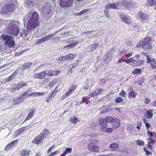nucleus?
Here are the masks:
<instances>
[{"label": "nucleus", "mask_w": 156, "mask_h": 156, "mask_svg": "<svg viewBox=\"0 0 156 156\" xmlns=\"http://www.w3.org/2000/svg\"><path fill=\"white\" fill-rule=\"evenodd\" d=\"M38 15L36 12H30L24 19V24L27 22V29L20 33L21 37H28L32 29L35 28L39 24Z\"/></svg>", "instance_id": "f257e3e1"}, {"label": "nucleus", "mask_w": 156, "mask_h": 156, "mask_svg": "<svg viewBox=\"0 0 156 156\" xmlns=\"http://www.w3.org/2000/svg\"><path fill=\"white\" fill-rule=\"evenodd\" d=\"M4 24L5 25V32L8 34H12L17 36L19 33V28L17 25L19 24V22L12 20L5 21Z\"/></svg>", "instance_id": "f03ea898"}, {"label": "nucleus", "mask_w": 156, "mask_h": 156, "mask_svg": "<svg viewBox=\"0 0 156 156\" xmlns=\"http://www.w3.org/2000/svg\"><path fill=\"white\" fill-rule=\"evenodd\" d=\"M10 3L7 4L3 8L2 12L3 13L6 14H10L15 9V8L16 5V0H10Z\"/></svg>", "instance_id": "7ed1b4c3"}, {"label": "nucleus", "mask_w": 156, "mask_h": 156, "mask_svg": "<svg viewBox=\"0 0 156 156\" xmlns=\"http://www.w3.org/2000/svg\"><path fill=\"white\" fill-rule=\"evenodd\" d=\"M154 39L152 37H147L144 38V41L141 42V45L142 48L147 51H149L151 49L152 42Z\"/></svg>", "instance_id": "20e7f679"}, {"label": "nucleus", "mask_w": 156, "mask_h": 156, "mask_svg": "<svg viewBox=\"0 0 156 156\" xmlns=\"http://www.w3.org/2000/svg\"><path fill=\"white\" fill-rule=\"evenodd\" d=\"M47 130L44 129L39 136H36L32 141V143L37 144H40L43 141L45 137V133H46Z\"/></svg>", "instance_id": "39448f33"}, {"label": "nucleus", "mask_w": 156, "mask_h": 156, "mask_svg": "<svg viewBox=\"0 0 156 156\" xmlns=\"http://www.w3.org/2000/svg\"><path fill=\"white\" fill-rule=\"evenodd\" d=\"M105 9H120L121 8V5L119 2H115L106 5L105 6Z\"/></svg>", "instance_id": "423d86ee"}, {"label": "nucleus", "mask_w": 156, "mask_h": 156, "mask_svg": "<svg viewBox=\"0 0 156 156\" xmlns=\"http://www.w3.org/2000/svg\"><path fill=\"white\" fill-rule=\"evenodd\" d=\"M120 17L122 21L127 24H130L132 22V21L131 18L129 16L127 17L124 15L123 13H120Z\"/></svg>", "instance_id": "0eeeda50"}, {"label": "nucleus", "mask_w": 156, "mask_h": 156, "mask_svg": "<svg viewBox=\"0 0 156 156\" xmlns=\"http://www.w3.org/2000/svg\"><path fill=\"white\" fill-rule=\"evenodd\" d=\"M73 0H60V6L63 8L69 7L73 3Z\"/></svg>", "instance_id": "6e6552de"}, {"label": "nucleus", "mask_w": 156, "mask_h": 156, "mask_svg": "<svg viewBox=\"0 0 156 156\" xmlns=\"http://www.w3.org/2000/svg\"><path fill=\"white\" fill-rule=\"evenodd\" d=\"M46 74V71H43L39 73H34V77L36 79H42L45 78Z\"/></svg>", "instance_id": "1a4fd4ad"}, {"label": "nucleus", "mask_w": 156, "mask_h": 156, "mask_svg": "<svg viewBox=\"0 0 156 156\" xmlns=\"http://www.w3.org/2000/svg\"><path fill=\"white\" fill-rule=\"evenodd\" d=\"M12 38V37L5 34H2L0 36L1 40L4 42V44H7V42Z\"/></svg>", "instance_id": "9d476101"}, {"label": "nucleus", "mask_w": 156, "mask_h": 156, "mask_svg": "<svg viewBox=\"0 0 156 156\" xmlns=\"http://www.w3.org/2000/svg\"><path fill=\"white\" fill-rule=\"evenodd\" d=\"M88 149L90 151L97 152L99 151V148L95 145L94 144L92 143L89 144L88 146Z\"/></svg>", "instance_id": "9b49d317"}, {"label": "nucleus", "mask_w": 156, "mask_h": 156, "mask_svg": "<svg viewBox=\"0 0 156 156\" xmlns=\"http://www.w3.org/2000/svg\"><path fill=\"white\" fill-rule=\"evenodd\" d=\"M18 142V140H15L11 142V143L8 144L5 148V150L6 151H8L11 149L13 148L15 145Z\"/></svg>", "instance_id": "f8f14e48"}, {"label": "nucleus", "mask_w": 156, "mask_h": 156, "mask_svg": "<svg viewBox=\"0 0 156 156\" xmlns=\"http://www.w3.org/2000/svg\"><path fill=\"white\" fill-rule=\"evenodd\" d=\"M60 31V30H58L54 32L52 34H50L45 36L44 37H43L44 39V41L45 42H46L48 40H50L52 37H54V36L56 35Z\"/></svg>", "instance_id": "ddd939ff"}, {"label": "nucleus", "mask_w": 156, "mask_h": 156, "mask_svg": "<svg viewBox=\"0 0 156 156\" xmlns=\"http://www.w3.org/2000/svg\"><path fill=\"white\" fill-rule=\"evenodd\" d=\"M99 122L102 129H105L107 127V123L104 119L102 118L99 119Z\"/></svg>", "instance_id": "4468645a"}, {"label": "nucleus", "mask_w": 156, "mask_h": 156, "mask_svg": "<svg viewBox=\"0 0 156 156\" xmlns=\"http://www.w3.org/2000/svg\"><path fill=\"white\" fill-rule=\"evenodd\" d=\"M143 55H145L147 57V62L148 64H152V62L155 61V60L153 58H152L150 55H147L146 53L144 52Z\"/></svg>", "instance_id": "2eb2a0df"}, {"label": "nucleus", "mask_w": 156, "mask_h": 156, "mask_svg": "<svg viewBox=\"0 0 156 156\" xmlns=\"http://www.w3.org/2000/svg\"><path fill=\"white\" fill-rule=\"evenodd\" d=\"M113 124L112 125V128L113 129H117L119 128L120 125V121L117 119H115L114 121L113 122Z\"/></svg>", "instance_id": "dca6fc26"}, {"label": "nucleus", "mask_w": 156, "mask_h": 156, "mask_svg": "<svg viewBox=\"0 0 156 156\" xmlns=\"http://www.w3.org/2000/svg\"><path fill=\"white\" fill-rule=\"evenodd\" d=\"M137 18H140V19L145 20L148 19V16L147 14H143L142 13H139L136 16Z\"/></svg>", "instance_id": "f3484780"}, {"label": "nucleus", "mask_w": 156, "mask_h": 156, "mask_svg": "<svg viewBox=\"0 0 156 156\" xmlns=\"http://www.w3.org/2000/svg\"><path fill=\"white\" fill-rule=\"evenodd\" d=\"M17 71H15L9 77L4 79V80L6 82H9L14 78L16 75L17 74Z\"/></svg>", "instance_id": "a211bd4d"}, {"label": "nucleus", "mask_w": 156, "mask_h": 156, "mask_svg": "<svg viewBox=\"0 0 156 156\" xmlns=\"http://www.w3.org/2000/svg\"><path fill=\"white\" fill-rule=\"evenodd\" d=\"M144 62V61L143 60H134L133 62V66H141L143 64Z\"/></svg>", "instance_id": "6ab92c4d"}, {"label": "nucleus", "mask_w": 156, "mask_h": 156, "mask_svg": "<svg viewBox=\"0 0 156 156\" xmlns=\"http://www.w3.org/2000/svg\"><path fill=\"white\" fill-rule=\"evenodd\" d=\"M30 154V151L28 149L22 150L20 152V156H28Z\"/></svg>", "instance_id": "aec40b11"}, {"label": "nucleus", "mask_w": 156, "mask_h": 156, "mask_svg": "<svg viewBox=\"0 0 156 156\" xmlns=\"http://www.w3.org/2000/svg\"><path fill=\"white\" fill-rule=\"evenodd\" d=\"M4 44L6 47L11 48L13 47L15 45V42L12 40V38L7 42V44Z\"/></svg>", "instance_id": "412c9836"}, {"label": "nucleus", "mask_w": 156, "mask_h": 156, "mask_svg": "<svg viewBox=\"0 0 156 156\" xmlns=\"http://www.w3.org/2000/svg\"><path fill=\"white\" fill-rule=\"evenodd\" d=\"M121 6L122 5L123 6L125 7L126 8H130L131 3L127 1L126 0L122 1V2H119Z\"/></svg>", "instance_id": "4be33fe9"}, {"label": "nucleus", "mask_w": 156, "mask_h": 156, "mask_svg": "<svg viewBox=\"0 0 156 156\" xmlns=\"http://www.w3.org/2000/svg\"><path fill=\"white\" fill-rule=\"evenodd\" d=\"M24 100L22 97L15 98L13 100L14 103L15 104H18Z\"/></svg>", "instance_id": "5701e85b"}, {"label": "nucleus", "mask_w": 156, "mask_h": 156, "mask_svg": "<svg viewBox=\"0 0 156 156\" xmlns=\"http://www.w3.org/2000/svg\"><path fill=\"white\" fill-rule=\"evenodd\" d=\"M110 147L111 150L116 151L118 149V145L115 143H113L110 145Z\"/></svg>", "instance_id": "b1692460"}, {"label": "nucleus", "mask_w": 156, "mask_h": 156, "mask_svg": "<svg viewBox=\"0 0 156 156\" xmlns=\"http://www.w3.org/2000/svg\"><path fill=\"white\" fill-rule=\"evenodd\" d=\"M153 111L151 109H150L147 111L146 117L148 119H151L153 116Z\"/></svg>", "instance_id": "393cba45"}, {"label": "nucleus", "mask_w": 156, "mask_h": 156, "mask_svg": "<svg viewBox=\"0 0 156 156\" xmlns=\"http://www.w3.org/2000/svg\"><path fill=\"white\" fill-rule=\"evenodd\" d=\"M77 42L76 41L70 43L69 44L65 46H64V48H71L73 47H74L77 44Z\"/></svg>", "instance_id": "a878e982"}, {"label": "nucleus", "mask_w": 156, "mask_h": 156, "mask_svg": "<svg viewBox=\"0 0 156 156\" xmlns=\"http://www.w3.org/2000/svg\"><path fill=\"white\" fill-rule=\"evenodd\" d=\"M136 93L133 90L129 91L128 92V97L131 98H134L136 95Z\"/></svg>", "instance_id": "bb28decb"}, {"label": "nucleus", "mask_w": 156, "mask_h": 156, "mask_svg": "<svg viewBox=\"0 0 156 156\" xmlns=\"http://www.w3.org/2000/svg\"><path fill=\"white\" fill-rule=\"evenodd\" d=\"M34 113V112L33 110H32L30 111L29 113L28 114V115L27 117L25 119V121H26L32 118L33 116V114Z\"/></svg>", "instance_id": "cd10ccee"}, {"label": "nucleus", "mask_w": 156, "mask_h": 156, "mask_svg": "<svg viewBox=\"0 0 156 156\" xmlns=\"http://www.w3.org/2000/svg\"><path fill=\"white\" fill-rule=\"evenodd\" d=\"M76 55L75 54H69L65 56L66 60H69L73 59L74 57H76Z\"/></svg>", "instance_id": "c85d7f7f"}, {"label": "nucleus", "mask_w": 156, "mask_h": 156, "mask_svg": "<svg viewBox=\"0 0 156 156\" xmlns=\"http://www.w3.org/2000/svg\"><path fill=\"white\" fill-rule=\"evenodd\" d=\"M155 2L154 0H148L147 1L146 3V5L148 6H152L155 5Z\"/></svg>", "instance_id": "c756f323"}, {"label": "nucleus", "mask_w": 156, "mask_h": 156, "mask_svg": "<svg viewBox=\"0 0 156 156\" xmlns=\"http://www.w3.org/2000/svg\"><path fill=\"white\" fill-rule=\"evenodd\" d=\"M32 63L30 62L27 63L22 66L21 69L23 70L26 69L30 67Z\"/></svg>", "instance_id": "7c9ffc66"}, {"label": "nucleus", "mask_w": 156, "mask_h": 156, "mask_svg": "<svg viewBox=\"0 0 156 156\" xmlns=\"http://www.w3.org/2000/svg\"><path fill=\"white\" fill-rule=\"evenodd\" d=\"M55 95V94H53L51 93L48 97L46 99V101L48 102H50L52 100V98L54 97Z\"/></svg>", "instance_id": "2f4dec72"}, {"label": "nucleus", "mask_w": 156, "mask_h": 156, "mask_svg": "<svg viewBox=\"0 0 156 156\" xmlns=\"http://www.w3.org/2000/svg\"><path fill=\"white\" fill-rule=\"evenodd\" d=\"M105 120H106V121L107 122V123L108 122H113L114 121V120H115V119H113V118L112 117L110 116H107L105 119H104Z\"/></svg>", "instance_id": "473e14b6"}, {"label": "nucleus", "mask_w": 156, "mask_h": 156, "mask_svg": "<svg viewBox=\"0 0 156 156\" xmlns=\"http://www.w3.org/2000/svg\"><path fill=\"white\" fill-rule=\"evenodd\" d=\"M27 83L24 84L19 83L17 84V87H16V89L17 90H18L24 86H27Z\"/></svg>", "instance_id": "72a5a7b5"}, {"label": "nucleus", "mask_w": 156, "mask_h": 156, "mask_svg": "<svg viewBox=\"0 0 156 156\" xmlns=\"http://www.w3.org/2000/svg\"><path fill=\"white\" fill-rule=\"evenodd\" d=\"M117 113H122L123 111V108H114Z\"/></svg>", "instance_id": "f704fd0d"}, {"label": "nucleus", "mask_w": 156, "mask_h": 156, "mask_svg": "<svg viewBox=\"0 0 156 156\" xmlns=\"http://www.w3.org/2000/svg\"><path fill=\"white\" fill-rule=\"evenodd\" d=\"M94 91L95 92V94L96 95H98L99 94H101L103 91V90L102 89H96Z\"/></svg>", "instance_id": "c9c22d12"}, {"label": "nucleus", "mask_w": 156, "mask_h": 156, "mask_svg": "<svg viewBox=\"0 0 156 156\" xmlns=\"http://www.w3.org/2000/svg\"><path fill=\"white\" fill-rule=\"evenodd\" d=\"M141 70L138 68L136 69H134L132 71V73L133 74H138L140 73L141 72Z\"/></svg>", "instance_id": "e433bc0d"}, {"label": "nucleus", "mask_w": 156, "mask_h": 156, "mask_svg": "<svg viewBox=\"0 0 156 156\" xmlns=\"http://www.w3.org/2000/svg\"><path fill=\"white\" fill-rule=\"evenodd\" d=\"M76 88V85H72L70 87L69 90L71 93L73 92Z\"/></svg>", "instance_id": "4c0bfd02"}, {"label": "nucleus", "mask_w": 156, "mask_h": 156, "mask_svg": "<svg viewBox=\"0 0 156 156\" xmlns=\"http://www.w3.org/2000/svg\"><path fill=\"white\" fill-rule=\"evenodd\" d=\"M82 100L83 102L87 104H88L90 102V101L87 98L84 97H83Z\"/></svg>", "instance_id": "58836bf2"}, {"label": "nucleus", "mask_w": 156, "mask_h": 156, "mask_svg": "<svg viewBox=\"0 0 156 156\" xmlns=\"http://www.w3.org/2000/svg\"><path fill=\"white\" fill-rule=\"evenodd\" d=\"M70 121L72 123L74 124H76L78 121V119H77L75 116H74L73 118H72L71 119Z\"/></svg>", "instance_id": "ea45409f"}, {"label": "nucleus", "mask_w": 156, "mask_h": 156, "mask_svg": "<svg viewBox=\"0 0 156 156\" xmlns=\"http://www.w3.org/2000/svg\"><path fill=\"white\" fill-rule=\"evenodd\" d=\"M150 65L152 69L156 70V61H155L154 62L153 61L152 63L150 64Z\"/></svg>", "instance_id": "a19ab883"}, {"label": "nucleus", "mask_w": 156, "mask_h": 156, "mask_svg": "<svg viewBox=\"0 0 156 156\" xmlns=\"http://www.w3.org/2000/svg\"><path fill=\"white\" fill-rule=\"evenodd\" d=\"M123 98L120 97L116 98L115 99V101L116 103H119L123 101Z\"/></svg>", "instance_id": "79ce46f5"}, {"label": "nucleus", "mask_w": 156, "mask_h": 156, "mask_svg": "<svg viewBox=\"0 0 156 156\" xmlns=\"http://www.w3.org/2000/svg\"><path fill=\"white\" fill-rule=\"evenodd\" d=\"M136 142L137 144L140 146H142L144 144V142L139 140H137Z\"/></svg>", "instance_id": "37998d69"}, {"label": "nucleus", "mask_w": 156, "mask_h": 156, "mask_svg": "<svg viewBox=\"0 0 156 156\" xmlns=\"http://www.w3.org/2000/svg\"><path fill=\"white\" fill-rule=\"evenodd\" d=\"M66 150L64 152L66 154L70 153L71 152V148L69 147H66Z\"/></svg>", "instance_id": "c03bdc74"}, {"label": "nucleus", "mask_w": 156, "mask_h": 156, "mask_svg": "<svg viewBox=\"0 0 156 156\" xmlns=\"http://www.w3.org/2000/svg\"><path fill=\"white\" fill-rule=\"evenodd\" d=\"M147 133L148 134V135L149 137H152L153 136H155V133H153L149 130H148L147 131Z\"/></svg>", "instance_id": "a18cd8bd"}, {"label": "nucleus", "mask_w": 156, "mask_h": 156, "mask_svg": "<svg viewBox=\"0 0 156 156\" xmlns=\"http://www.w3.org/2000/svg\"><path fill=\"white\" fill-rule=\"evenodd\" d=\"M104 107H101L100 108V113H107L108 112V109H105L102 110V109H103Z\"/></svg>", "instance_id": "49530a36"}, {"label": "nucleus", "mask_w": 156, "mask_h": 156, "mask_svg": "<svg viewBox=\"0 0 156 156\" xmlns=\"http://www.w3.org/2000/svg\"><path fill=\"white\" fill-rule=\"evenodd\" d=\"M98 45V44L97 43H94V44L91 45L90 46V48L94 50L96 47H97Z\"/></svg>", "instance_id": "de8ad7c7"}, {"label": "nucleus", "mask_w": 156, "mask_h": 156, "mask_svg": "<svg viewBox=\"0 0 156 156\" xmlns=\"http://www.w3.org/2000/svg\"><path fill=\"white\" fill-rule=\"evenodd\" d=\"M126 95H127V93L124 90H122L119 93V95L121 97H125Z\"/></svg>", "instance_id": "09e8293b"}, {"label": "nucleus", "mask_w": 156, "mask_h": 156, "mask_svg": "<svg viewBox=\"0 0 156 156\" xmlns=\"http://www.w3.org/2000/svg\"><path fill=\"white\" fill-rule=\"evenodd\" d=\"M147 140L149 141L148 144L153 145L154 143V141L153 140L152 138H150L147 139Z\"/></svg>", "instance_id": "8fccbe9b"}, {"label": "nucleus", "mask_w": 156, "mask_h": 156, "mask_svg": "<svg viewBox=\"0 0 156 156\" xmlns=\"http://www.w3.org/2000/svg\"><path fill=\"white\" fill-rule=\"evenodd\" d=\"M79 63V61L78 60H76L74 62L73 64L72 67H71V66L70 67V68H71V69H70L71 71L72 70V69L74 67H75L76 66L75 65H76L77 64H78Z\"/></svg>", "instance_id": "3c124183"}, {"label": "nucleus", "mask_w": 156, "mask_h": 156, "mask_svg": "<svg viewBox=\"0 0 156 156\" xmlns=\"http://www.w3.org/2000/svg\"><path fill=\"white\" fill-rule=\"evenodd\" d=\"M58 61H63L66 60L65 56L60 57L58 58Z\"/></svg>", "instance_id": "603ef678"}, {"label": "nucleus", "mask_w": 156, "mask_h": 156, "mask_svg": "<svg viewBox=\"0 0 156 156\" xmlns=\"http://www.w3.org/2000/svg\"><path fill=\"white\" fill-rule=\"evenodd\" d=\"M33 1V0H25L26 2V5L27 6H28V5L31 4Z\"/></svg>", "instance_id": "864d4df0"}, {"label": "nucleus", "mask_w": 156, "mask_h": 156, "mask_svg": "<svg viewBox=\"0 0 156 156\" xmlns=\"http://www.w3.org/2000/svg\"><path fill=\"white\" fill-rule=\"evenodd\" d=\"M134 59H133L132 58H131L128 60H125V61L126 62L127 64H129L130 62H132L133 65V62H134Z\"/></svg>", "instance_id": "5fc2aeb1"}, {"label": "nucleus", "mask_w": 156, "mask_h": 156, "mask_svg": "<svg viewBox=\"0 0 156 156\" xmlns=\"http://www.w3.org/2000/svg\"><path fill=\"white\" fill-rule=\"evenodd\" d=\"M144 151L146 153V154L147 155H151L152 154V153L151 152L149 151L147 149H146V148H144Z\"/></svg>", "instance_id": "6e6d98bb"}, {"label": "nucleus", "mask_w": 156, "mask_h": 156, "mask_svg": "<svg viewBox=\"0 0 156 156\" xmlns=\"http://www.w3.org/2000/svg\"><path fill=\"white\" fill-rule=\"evenodd\" d=\"M54 71H55L51 70L47 74V75L51 77L53 75Z\"/></svg>", "instance_id": "4d7b16f0"}, {"label": "nucleus", "mask_w": 156, "mask_h": 156, "mask_svg": "<svg viewBox=\"0 0 156 156\" xmlns=\"http://www.w3.org/2000/svg\"><path fill=\"white\" fill-rule=\"evenodd\" d=\"M58 91V87L57 86L51 92V93L53 94H55Z\"/></svg>", "instance_id": "13d9d810"}, {"label": "nucleus", "mask_w": 156, "mask_h": 156, "mask_svg": "<svg viewBox=\"0 0 156 156\" xmlns=\"http://www.w3.org/2000/svg\"><path fill=\"white\" fill-rule=\"evenodd\" d=\"M43 42H45L44 41V39L43 38H42V39L39 40L36 43V44H41Z\"/></svg>", "instance_id": "bf43d9fd"}, {"label": "nucleus", "mask_w": 156, "mask_h": 156, "mask_svg": "<svg viewBox=\"0 0 156 156\" xmlns=\"http://www.w3.org/2000/svg\"><path fill=\"white\" fill-rule=\"evenodd\" d=\"M150 101V99L148 98H146L144 101V103L146 104H148Z\"/></svg>", "instance_id": "052dcab7"}, {"label": "nucleus", "mask_w": 156, "mask_h": 156, "mask_svg": "<svg viewBox=\"0 0 156 156\" xmlns=\"http://www.w3.org/2000/svg\"><path fill=\"white\" fill-rule=\"evenodd\" d=\"M104 14L105 16L108 17H110V15L109 14H108V10L107 9H106L104 10Z\"/></svg>", "instance_id": "680f3d73"}, {"label": "nucleus", "mask_w": 156, "mask_h": 156, "mask_svg": "<svg viewBox=\"0 0 156 156\" xmlns=\"http://www.w3.org/2000/svg\"><path fill=\"white\" fill-rule=\"evenodd\" d=\"M95 92L94 91V92L91 93L89 95V98H90L91 97H93L94 96L96 95V94H95Z\"/></svg>", "instance_id": "e2e57ef3"}, {"label": "nucleus", "mask_w": 156, "mask_h": 156, "mask_svg": "<svg viewBox=\"0 0 156 156\" xmlns=\"http://www.w3.org/2000/svg\"><path fill=\"white\" fill-rule=\"evenodd\" d=\"M112 129L111 128H107L106 130V132L108 133H110L112 132Z\"/></svg>", "instance_id": "0e129e2a"}, {"label": "nucleus", "mask_w": 156, "mask_h": 156, "mask_svg": "<svg viewBox=\"0 0 156 156\" xmlns=\"http://www.w3.org/2000/svg\"><path fill=\"white\" fill-rule=\"evenodd\" d=\"M57 151H56L52 152V153H51L48 156H52L56 154Z\"/></svg>", "instance_id": "69168bd1"}, {"label": "nucleus", "mask_w": 156, "mask_h": 156, "mask_svg": "<svg viewBox=\"0 0 156 156\" xmlns=\"http://www.w3.org/2000/svg\"><path fill=\"white\" fill-rule=\"evenodd\" d=\"M145 126L147 129L148 130L149 128H150L151 126L149 122H146L145 123Z\"/></svg>", "instance_id": "338daca9"}, {"label": "nucleus", "mask_w": 156, "mask_h": 156, "mask_svg": "<svg viewBox=\"0 0 156 156\" xmlns=\"http://www.w3.org/2000/svg\"><path fill=\"white\" fill-rule=\"evenodd\" d=\"M88 11L87 9H84L80 12L81 15L87 12Z\"/></svg>", "instance_id": "774afa93"}]
</instances>
